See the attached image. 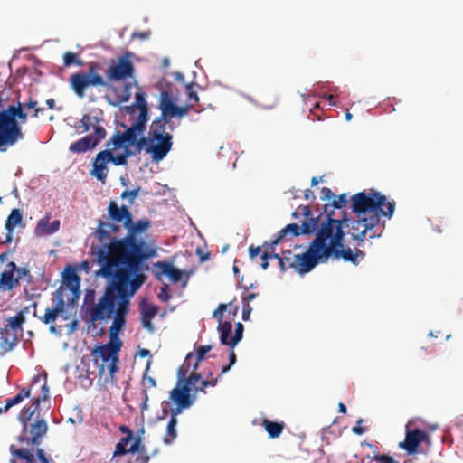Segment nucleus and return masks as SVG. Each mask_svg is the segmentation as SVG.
Masks as SVG:
<instances>
[{
    "instance_id": "51",
    "label": "nucleus",
    "mask_w": 463,
    "mask_h": 463,
    "mask_svg": "<svg viewBox=\"0 0 463 463\" xmlns=\"http://www.w3.org/2000/svg\"><path fill=\"white\" fill-rule=\"evenodd\" d=\"M142 192L141 186L137 185L133 189H126L121 192L120 198L122 200H127L129 205H132L136 199L139 196V194Z\"/></svg>"
},
{
    "instance_id": "57",
    "label": "nucleus",
    "mask_w": 463,
    "mask_h": 463,
    "mask_svg": "<svg viewBox=\"0 0 463 463\" xmlns=\"http://www.w3.org/2000/svg\"><path fill=\"white\" fill-rule=\"evenodd\" d=\"M16 123L21 126L22 124H24L28 118V113L26 110H24V108L22 107V102L18 101L16 104Z\"/></svg>"
},
{
    "instance_id": "36",
    "label": "nucleus",
    "mask_w": 463,
    "mask_h": 463,
    "mask_svg": "<svg viewBox=\"0 0 463 463\" xmlns=\"http://www.w3.org/2000/svg\"><path fill=\"white\" fill-rule=\"evenodd\" d=\"M178 102L177 97H175L171 89V83L166 82V88L160 90V97L158 100V107L163 109H172L175 107Z\"/></svg>"
},
{
    "instance_id": "42",
    "label": "nucleus",
    "mask_w": 463,
    "mask_h": 463,
    "mask_svg": "<svg viewBox=\"0 0 463 463\" xmlns=\"http://www.w3.org/2000/svg\"><path fill=\"white\" fill-rule=\"evenodd\" d=\"M65 312L60 310L56 307H47L45 309V313L43 317H39V319L45 325H51L59 317L63 316Z\"/></svg>"
},
{
    "instance_id": "11",
    "label": "nucleus",
    "mask_w": 463,
    "mask_h": 463,
    "mask_svg": "<svg viewBox=\"0 0 463 463\" xmlns=\"http://www.w3.org/2000/svg\"><path fill=\"white\" fill-rule=\"evenodd\" d=\"M16 105H4L0 110V152L23 139L22 126L16 123Z\"/></svg>"
},
{
    "instance_id": "16",
    "label": "nucleus",
    "mask_w": 463,
    "mask_h": 463,
    "mask_svg": "<svg viewBox=\"0 0 463 463\" xmlns=\"http://www.w3.org/2000/svg\"><path fill=\"white\" fill-rule=\"evenodd\" d=\"M123 342L118 336L109 335V343H98L91 350L94 364L101 360L104 364L119 359Z\"/></svg>"
},
{
    "instance_id": "61",
    "label": "nucleus",
    "mask_w": 463,
    "mask_h": 463,
    "mask_svg": "<svg viewBox=\"0 0 463 463\" xmlns=\"http://www.w3.org/2000/svg\"><path fill=\"white\" fill-rule=\"evenodd\" d=\"M158 109L161 111L160 116H158V120H160V121L164 120L167 124H170L172 119L175 118L174 109H163V108H158Z\"/></svg>"
},
{
    "instance_id": "35",
    "label": "nucleus",
    "mask_w": 463,
    "mask_h": 463,
    "mask_svg": "<svg viewBox=\"0 0 463 463\" xmlns=\"http://www.w3.org/2000/svg\"><path fill=\"white\" fill-rule=\"evenodd\" d=\"M108 153V158L109 163L115 166H126L128 165V159L130 158L129 154L126 148H116L115 146H106L104 149Z\"/></svg>"
},
{
    "instance_id": "64",
    "label": "nucleus",
    "mask_w": 463,
    "mask_h": 463,
    "mask_svg": "<svg viewBox=\"0 0 463 463\" xmlns=\"http://www.w3.org/2000/svg\"><path fill=\"white\" fill-rule=\"evenodd\" d=\"M282 241L283 239L279 238V232H277L276 234H274L272 240H270L269 241H264L262 247L265 250L268 249V251H269V250H274L275 247L279 245Z\"/></svg>"
},
{
    "instance_id": "4",
    "label": "nucleus",
    "mask_w": 463,
    "mask_h": 463,
    "mask_svg": "<svg viewBox=\"0 0 463 463\" xmlns=\"http://www.w3.org/2000/svg\"><path fill=\"white\" fill-rule=\"evenodd\" d=\"M99 269L95 272L96 277H100L106 279V286L103 294L95 302L96 290L92 288L85 289L83 303L80 307V318L89 325L94 326L98 317L102 313V306L110 305L121 293L119 287L112 276H108L105 273L107 269L106 265L97 264Z\"/></svg>"
},
{
    "instance_id": "20",
    "label": "nucleus",
    "mask_w": 463,
    "mask_h": 463,
    "mask_svg": "<svg viewBox=\"0 0 463 463\" xmlns=\"http://www.w3.org/2000/svg\"><path fill=\"white\" fill-rule=\"evenodd\" d=\"M409 423L406 425L405 439L399 443V448L406 452L407 455H416L421 453L420 445L422 444L425 430L415 428L409 430Z\"/></svg>"
},
{
    "instance_id": "28",
    "label": "nucleus",
    "mask_w": 463,
    "mask_h": 463,
    "mask_svg": "<svg viewBox=\"0 0 463 463\" xmlns=\"http://www.w3.org/2000/svg\"><path fill=\"white\" fill-rule=\"evenodd\" d=\"M301 211V215L304 217L301 223L304 225L311 226V232L314 234V238H317L320 230V215H314L313 210L308 204H301L298 206Z\"/></svg>"
},
{
    "instance_id": "24",
    "label": "nucleus",
    "mask_w": 463,
    "mask_h": 463,
    "mask_svg": "<svg viewBox=\"0 0 463 463\" xmlns=\"http://www.w3.org/2000/svg\"><path fill=\"white\" fill-rule=\"evenodd\" d=\"M107 211V215H103L102 217L114 222H121L123 227H125L127 221L133 218V213L129 209V205L122 204L118 206L115 201H110L109 203Z\"/></svg>"
},
{
    "instance_id": "25",
    "label": "nucleus",
    "mask_w": 463,
    "mask_h": 463,
    "mask_svg": "<svg viewBox=\"0 0 463 463\" xmlns=\"http://www.w3.org/2000/svg\"><path fill=\"white\" fill-rule=\"evenodd\" d=\"M17 270L18 266L14 261L7 263V269L0 274V290L10 291L19 284L15 273Z\"/></svg>"
},
{
    "instance_id": "19",
    "label": "nucleus",
    "mask_w": 463,
    "mask_h": 463,
    "mask_svg": "<svg viewBox=\"0 0 463 463\" xmlns=\"http://www.w3.org/2000/svg\"><path fill=\"white\" fill-rule=\"evenodd\" d=\"M197 396H187L173 388L169 392V400L171 402L169 414V420L178 421L177 416L183 413L184 411L190 409L195 402Z\"/></svg>"
},
{
    "instance_id": "17",
    "label": "nucleus",
    "mask_w": 463,
    "mask_h": 463,
    "mask_svg": "<svg viewBox=\"0 0 463 463\" xmlns=\"http://www.w3.org/2000/svg\"><path fill=\"white\" fill-rule=\"evenodd\" d=\"M105 146H115L116 148H126L130 157L137 156L144 151L145 146L136 139L135 136H131L127 129L120 131L115 129L113 135L106 142Z\"/></svg>"
},
{
    "instance_id": "46",
    "label": "nucleus",
    "mask_w": 463,
    "mask_h": 463,
    "mask_svg": "<svg viewBox=\"0 0 463 463\" xmlns=\"http://www.w3.org/2000/svg\"><path fill=\"white\" fill-rule=\"evenodd\" d=\"M333 205L335 209L341 211V214H343V212H348L347 211V205L351 203V196L348 197V194L346 193L340 194L339 195L335 194V197L332 201Z\"/></svg>"
},
{
    "instance_id": "48",
    "label": "nucleus",
    "mask_w": 463,
    "mask_h": 463,
    "mask_svg": "<svg viewBox=\"0 0 463 463\" xmlns=\"http://www.w3.org/2000/svg\"><path fill=\"white\" fill-rule=\"evenodd\" d=\"M184 88L186 91L187 99L189 101H193L196 104H199L200 98L197 92L194 90V88L203 90L202 86L198 84L195 80H192L191 82L184 83Z\"/></svg>"
},
{
    "instance_id": "33",
    "label": "nucleus",
    "mask_w": 463,
    "mask_h": 463,
    "mask_svg": "<svg viewBox=\"0 0 463 463\" xmlns=\"http://www.w3.org/2000/svg\"><path fill=\"white\" fill-rule=\"evenodd\" d=\"M128 445H122L120 447H115L114 452H113V458L115 457H123L128 454H142L146 452V447L143 444V439L141 438H135L131 440Z\"/></svg>"
},
{
    "instance_id": "38",
    "label": "nucleus",
    "mask_w": 463,
    "mask_h": 463,
    "mask_svg": "<svg viewBox=\"0 0 463 463\" xmlns=\"http://www.w3.org/2000/svg\"><path fill=\"white\" fill-rule=\"evenodd\" d=\"M262 426L267 431L269 439H277L282 433L285 428V423L283 421L264 419L262 420Z\"/></svg>"
},
{
    "instance_id": "39",
    "label": "nucleus",
    "mask_w": 463,
    "mask_h": 463,
    "mask_svg": "<svg viewBox=\"0 0 463 463\" xmlns=\"http://www.w3.org/2000/svg\"><path fill=\"white\" fill-rule=\"evenodd\" d=\"M23 223V211L19 208L11 210L5 223V230L14 231V229Z\"/></svg>"
},
{
    "instance_id": "58",
    "label": "nucleus",
    "mask_w": 463,
    "mask_h": 463,
    "mask_svg": "<svg viewBox=\"0 0 463 463\" xmlns=\"http://www.w3.org/2000/svg\"><path fill=\"white\" fill-rule=\"evenodd\" d=\"M218 383V378H213L212 380H208V379H204V380H202L200 384L196 387V389L194 390V393L196 394L197 392H203L205 393L206 391L205 389L207 387H214L216 386Z\"/></svg>"
},
{
    "instance_id": "15",
    "label": "nucleus",
    "mask_w": 463,
    "mask_h": 463,
    "mask_svg": "<svg viewBox=\"0 0 463 463\" xmlns=\"http://www.w3.org/2000/svg\"><path fill=\"white\" fill-rule=\"evenodd\" d=\"M11 463H52V458L42 448L29 449L10 446Z\"/></svg>"
},
{
    "instance_id": "63",
    "label": "nucleus",
    "mask_w": 463,
    "mask_h": 463,
    "mask_svg": "<svg viewBox=\"0 0 463 463\" xmlns=\"http://www.w3.org/2000/svg\"><path fill=\"white\" fill-rule=\"evenodd\" d=\"M118 108L120 110L133 118V119L137 117L139 111V108L135 104V102H132L130 105H120Z\"/></svg>"
},
{
    "instance_id": "5",
    "label": "nucleus",
    "mask_w": 463,
    "mask_h": 463,
    "mask_svg": "<svg viewBox=\"0 0 463 463\" xmlns=\"http://www.w3.org/2000/svg\"><path fill=\"white\" fill-rule=\"evenodd\" d=\"M119 223L109 220H98L96 231L91 235L98 240L99 244L92 243L90 248L94 263L106 265L118 251L126 249V245H115L113 243L114 239H122V237L111 235V233L117 234L121 232Z\"/></svg>"
},
{
    "instance_id": "6",
    "label": "nucleus",
    "mask_w": 463,
    "mask_h": 463,
    "mask_svg": "<svg viewBox=\"0 0 463 463\" xmlns=\"http://www.w3.org/2000/svg\"><path fill=\"white\" fill-rule=\"evenodd\" d=\"M118 126L123 129H127L131 136H135L138 144L145 146L144 151L146 154L150 156L152 163L158 164L163 161L169 152L172 150L167 147L161 140H159L155 135L148 131V135L146 136L147 123L149 120L143 121H131L129 125L125 122L118 123L116 121Z\"/></svg>"
},
{
    "instance_id": "56",
    "label": "nucleus",
    "mask_w": 463,
    "mask_h": 463,
    "mask_svg": "<svg viewBox=\"0 0 463 463\" xmlns=\"http://www.w3.org/2000/svg\"><path fill=\"white\" fill-rule=\"evenodd\" d=\"M193 109L192 104L186 103L184 105H178V103L174 108V112L175 115V118L181 119L184 118L188 113Z\"/></svg>"
},
{
    "instance_id": "54",
    "label": "nucleus",
    "mask_w": 463,
    "mask_h": 463,
    "mask_svg": "<svg viewBox=\"0 0 463 463\" xmlns=\"http://www.w3.org/2000/svg\"><path fill=\"white\" fill-rule=\"evenodd\" d=\"M232 302H229L227 304L220 303L218 305L217 308L215 310H213V317L218 321L219 325H221V323L224 322V321H222L223 314H224V312H226L228 310V307H232Z\"/></svg>"
},
{
    "instance_id": "9",
    "label": "nucleus",
    "mask_w": 463,
    "mask_h": 463,
    "mask_svg": "<svg viewBox=\"0 0 463 463\" xmlns=\"http://www.w3.org/2000/svg\"><path fill=\"white\" fill-rule=\"evenodd\" d=\"M132 58L137 59L134 52L127 50L116 59H110L105 71L108 90L118 92V87L115 83L136 78V68Z\"/></svg>"
},
{
    "instance_id": "47",
    "label": "nucleus",
    "mask_w": 463,
    "mask_h": 463,
    "mask_svg": "<svg viewBox=\"0 0 463 463\" xmlns=\"http://www.w3.org/2000/svg\"><path fill=\"white\" fill-rule=\"evenodd\" d=\"M118 430L124 435L116 443L115 447H120L122 445H129L131 440L134 439L135 432L127 425L122 424L118 427Z\"/></svg>"
},
{
    "instance_id": "30",
    "label": "nucleus",
    "mask_w": 463,
    "mask_h": 463,
    "mask_svg": "<svg viewBox=\"0 0 463 463\" xmlns=\"http://www.w3.org/2000/svg\"><path fill=\"white\" fill-rule=\"evenodd\" d=\"M217 332L222 345L228 346L229 349H234L238 344L233 336L232 324L230 321H224L218 325Z\"/></svg>"
},
{
    "instance_id": "2",
    "label": "nucleus",
    "mask_w": 463,
    "mask_h": 463,
    "mask_svg": "<svg viewBox=\"0 0 463 463\" xmlns=\"http://www.w3.org/2000/svg\"><path fill=\"white\" fill-rule=\"evenodd\" d=\"M157 256L156 243L126 248L122 254L115 256L106 264L105 273L113 277L121 292L134 297L146 281L145 272L152 271L153 266L148 261Z\"/></svg>"
},
{
    "instance_id": "26",
    "label": "nucleus",
    "mask_w": 463,
    "mask_h": 463,
    "mask_svg": "<svg viewBox=\"0 0 463 463\" xmlns=\"http://www.w3.org/2000/svg\"><path fill=\"white\" fill-rule=\"evenodd\" d=\"M51 213H47L42 219H40L34 229L36 236H49L56 233L60 227L61 222L57 219L50 222Z\"/></svg>"
},
{
    "instance_id": "40",
    "label": "nucleus",
    "mask_w": 463,
    "mask_h": 463,
    "mask_svg": "<svg viewBox=\"0 0 463 463\" xmlns=\"http://www.w3.org/2000/svg\"><path fill=\"white\" fill-rule=\"evenodd\" d=\"M39 407H35L31 403V406H24L18 414V420L22 424L23 432L27 431L28 422L31 420L32 417L34 415Z\"/></svg>"
},
{
    "instance_id": "23",
    "label": "nucleus",
    "mask_w": 463,
    "mask_h": 463,
    "mask_svg": "<svg viewBox=\"0 0 463 463\" xmlns=\"http://www.w3.org/2000/svg\"><path fill=\"white\" fill-rule=\"evenodd\" d=\"M107 155L108 153L105 150H101L96 154L90 162L91 169L90 170V175L101 183H105L109 171L108 166L109 159Z\"/></svg>"
},
{
    "instance_id": "43",
    "label": "nucleus",
    "mask_w": 463,
    "mask_h": 463,
    "mask_svg": "<svg viewBox=\"0 0 463 463\" xmlns=\"http://www.w3.org/2000/svg\"><path fill=\"white\" fill-rule=\"evenodd\" d=\"M44 383L41 387L42 395L38 397H33L30 400V402L35 407H40L41 402H45L50 400V389L47 384V373H43Z\"/></svg>"
},
{
    "instance_id": "1",
    "label": "nucleus",
    "mask_w": 463,
    "mask_h": 463,
    "mask_svg": "<svg viewBox=\"0 0 463 463\" xmlns=\"http://www.w3.org/2000/svg\"><path fill=\"white\" fill-rule=\"evenodd\" d=\"M396 203L388 200L381 192L370 189L363 190L351 196L350 210L341 225L342 239L350 235L357 241L360 247L365 242L368 232L373 231L381 224V217L391 219L395 212Z\"/></svg>"
},
{
    "instance_id": "49",
    "label": "nucleus",
    "mask_w": 463,
    "mask_h": 463,
    "mask_svg": "<svg viewBox=\"0 0 463 463\" xmlns=\"http://www.w3.org/2000/svg\"><path fill=\"white\" fill-rule=\"evenodd\" d=\"M118 363H119V359H117V360L114 359L110 363H108L109 375L104 378L102 384H100V388H106L107 383L114 381L115 376L119 370Z\"/></svg>"
},
{
    "instance_id": "32",
    "label": "nucleus",
    "mask_w": 463,
    "mask_h": 463,
    "mask_svg": "<svg viewBox=\"0 0 463 463\" xmlns=\"http://www.w3.org/2000/svg\"><path fill=\"white\" fill-rule=\"evenodd\" d=\"M134 95V102L139 108L137 117L132 121L150 120V109L146 100V93L139 87Z\"/></svg>"
},
{
    "instance_id": "62",
    "label": "nucleus",
    "mask_w": 463,
    "mask_h": 463,
    "mask_svg": "<svg viewBox=\"0 0 463 463\" xmlns=\"http://www.w3.org/2000/svg\"><path fill=\"white\" fill-rule=\"evenodd\" d=\"M158 298L162 302H168L172 298V292L168 284L163 283L158 294Z\"/></svg>"
},
{
    "instance_id": "41",
    "label": "nucleus",
    "mask_w": 463,
    "mask_h": 463,
    "mask_svg": "<svg viewBox=\"0 0 463 463\" xmlns=\"http://www.w3.org/2000/svg\"><path fill=\"white\" fill-rule=\"evenodd\" d=\"M177 424L178 421L169 420L166 425L165 434L163 438V442L165 445H172L177 438Z\"/></svg>"
},
{
    "instance_id": "29",
    "label": "nucleus",
    "mask_w": 463,
    "mask_h": 463,
    "mask_svg": "<svg viewBox=\"0 0 463 463\" xmlns=\"http://www.w3.org/2000/svg\"><path fill=\"white\" fill-rule=\"evenodd\" d=\"M72 263L65 265L63 271L61 272L62 287L66 289L76 288L80 287L81 278L78 273V269H74Z\"/></svg>"
},
{
    "instance_id": "60",
    "label": "nucleus",
    "mask_w": 463,
    "mask_h": 463,
    "mask_svg": "<svg viewBox=\"0 0 463 463\" xmlns=\"http://www.w3.org/2000/svg\"><path fill=\"white\" fill-rule=\"evenodd\" d=\"M82 128L83 132H89L92 128L90 114H83L81 119L75 125V128Z\"/></svg>"
},
{
    "instance_id": "12",
    "label": "nucleus",
    "mask_w": 463,
    "mask_h": 463,
    "mask_svg": "<svg viewBox=\"0 0 463 463\" xmlns=\"http://www.w3.org/2000/svg\"><path fill=\"white\" fill-rule=\"evenodd\" d=\"M335 210L332 202L322 206V211L318 213L321 220L319 233L317 238H313L308 245L317 244L340 232L341 225H343L346 218L347 212H343L340 218H335Z\"/></svg>"
},
{
    "instance_id": "10",
    "label": "nucleus",
    "mask_w": 463,
    "mask_h": 463,
    "mask_svg": "<svg viewBox=\"0 0 463 463\" xmlns=\"http://www.w3.org/2000/svg\"><path fill=\"white\" fill-rule=\"evenodd\" d=\"M340 93L339 87L334 86L331 81H318L313 85V89L309 93H301L302 99L307 107L310 102L309 111L313 114L317 121L323 118L315 113L316 109H323L322 101L326 102L329 107L337 106L335 97Z\"/></svg>"
},
{
    "instance_id": "59",
    "label": "nucleus",
    "mask_w": 463,
    "mask_h": 463,
    "mask_svg": "<svg viewBox=\"0 0 463 463\" xmlns=\"http://www.w3.org/2000/svg\"><path fill=\"white\" fill-rule=\"evenodd\" d=\"M18 282L20 280H25L27 283H32L33 281V277L30 273V270L26 268L18 267V270L15 271Z\"/></svg>"
},
{
    "instance_id": "7",
    "label": "nucleus",
    "mask_w": 463,
    "mask_h": 463,
    "mask_svg": "<svg viewBox=\"0 0 463 463\" xmlns=\"http://www.w3.org/2000/svg\"><path fill=\"white\" fill-rule=\"evenodd\" d=\"M132 298L130 295L121 292L109 306H102V313L96 318L97 321L101 322L112 319V325L109 328V335L118 336L124 331Z\"/></svg>"
},
{
    "instance_id": "21",
    "label": "nucleus",
    "mask_w": 463,
    "mask_h": 463,
    "mask_svg": "<svg viewBox=\"0 0 463 463\" xmlns=\"http://www.w3.org/2000/svg\"><path fill=\"white\" fill-rule=\"evenodd\" d=\"M188 370L183 371V368L177 369V381L174 388L177 389L187 396H196L194 390L203 380L202 373H196L192 376H187Z\"/></svg>"
},
{
    "instance_id": "34",
    "label": "nucleus",
    "mask_w": 463,
    "mask_h": 463,
    "mask_svg": "<svg viewBox=\"0 0 463 463\" xmlns=\"http://www.w3.org/2000/svg\"><path fill=\"white\" fill-rule=\"evenodd\" d=\"M279 234V238H282L283 240L288 236L290 235L291 237L298 238L301 235L305 236H314V234L311 232V226L310 225H304V224H298L297 222H291L287 224L284 228H282L279 232H278Z\"/></svg>"
},
{
    "instance_id": "27",
    "label": "nucleus",
    "mask_w": 463,
    "mask_h": 463,
    "mask_svg": "<svg viewBox=\"0 0 463 463\" xmlns=\"http://www.w3.org/2000/svg\"><path fill=\"white\" fill-rule=\"evenodd\" d=\"M167 123L165 121L158 120V117H156L150 125L149 131L155 135L159 140H161L167 147L172 149L173 147V136L169 132H166Z\"/></svg>"
},
{
    "instance_id": "52",
    "label": "nucleus",
    "mask_w": 463,
    "mask_h": 463,
    "mask_svg": "<svg viewBox=\"0 0 463 463\" xmlns=\"http://www.w3.org/2000/svg\"><path fill=\"white\" fill-rule=\"evenodd\" d=\"M194 349L195 357H197L198 360L200 359L201 361H204L207 357V354L213 349V345H203L194 344Z\"/></svg>"
},
{
    "instance_id": "3",
    "label": "nucleus",
    "mask_w": 463,
    "mask_h": 463,
    "mask_svg": "<svg viewBox=\"0 0 463 463\" xmlns=\"http://www.w3.org/2000/svg\"><path fill=\"white\" fill-rule=\"evenodd\" d=\"M342 239V232L322 241L314 245H307L305 251L294 255V262L290 268L298 275L304 276L311 272L319 264H326L330 260H343L354 265H358L360 260H356L354 251Z\"/></svg>"
},
{
    "instance_id": "18",
    "label": "nucleus",
    "mask_w": 463,
    "mask_h": 463,
    "mask_svg": "<svg viewBox=\"0 0 463 463\" xmlns=\"http://www.w3.org/2000/svg\"><path fill=\"white\" fill-rule=\"evenodd\" d=\"M107 131L104 127H96L94 131L72 142L69 151L73 154H84L94 150L106 137Z\"/></svg>"
},
{
    "instance_id": "14",
    "label": "nucleus",
    "mask_w": 463,
    "mask_h": 463,
    "mask_svg": "<svg viewBox=\"0 0 463 463\" xmlns=\"http://www.w3.org/2000/svg\"><path fill=\"white\" fill-rule=\"evenodd\" d=\"M175 257H171L154 262L152 274L158 281H163V278L166 277L172 283L176 284L180 282L181 286L184 288L194 270L181 269L175 265Z\"/></svg>"
},
{
    "instance_id": "45",
    "label": "nucleus",
    "mask_w": 463,
    "mask_h": 463,
    "mask_svg": "<svg viewBox=\"0 0 463 463\" xmlns=\"http://www.w3.org/2000/svg\"><path fill=\"white\" fill-rule=\"evenodd\" d=\"M48 430V424L44 419H37L33 424H31L30 433L31 435H36L38 437H43Z\"/></svg>"
},
{
    "instance_id": "13",
    "label": "nucleus",
    "mask_w": 463,
    "mask_h": 463,
    "mask_svg": "<svg viewBox=\"0 0 463 463\" xmlns=\"http://www.w3.org/2000/svg\"><path fill=\"white\" fill-rule=\"evenodd\" d=\"M150 227L151 222L147 218H142L137 221H134L133 218H131L127 221L124 227L128 231V234L122 237V239H114L113 243L115 245H126V248L146 246L152 245V243H156L154 239L146 241L141 237V235Z\"/></svg>"
},
{
    "instance_id": "53",
    "label": "nucleus",
    "mask_w": 463,
    "mask_h": 463,
    "mask_svg": "<svg viewBox=\"0 0 463 463\" xmlns=\"http://www.w3.org/2000/svg\"><path fill=\"white\" fill-rule=\"evenodd\" d=\"M103 110L99 108L94 109L91 113L90 114V121L92 122V129L94 130L95 128L102 127L100 125L101 122L104 121L103 118Z\"/></svg>"
},
{
    "instance_id": "44",
    "label": "nucleus",
    "mask_w": 463,
    "mask_h": 463,
    "mask_svg": "<svg viewBox=\"0 0 463 463\" xmlns=\"http://www.w3.org/2000/svg\"><path fill=\"white\" fill-rule=\"evenodd\" d=\"M63 66L66 68L71 66L84 67L86 62L83 60L79 59L78 54L72 52H66L63 56Z\"/></svg>"
},
{
    "instance_id": "50",
    "label": "nucleus",
    "mask_w": 463,
    "mask_h": 463,
    "mask_svg": "<svg viewBox=\"0 0 463 463\" xmlns=\"http://www.w3.org/2000/svg\"><path fill=\"white\" fill-rule=\"evenodd\" d=\"M52 306L60 310L66 312V303L63 298V288L61 285L58 289L52 293Z\"/></svg>"
},
{
    "instance_id": "55",
    "label": "nucleus",
    "mask_w": 463,
    "mask_h": 463,
    "mask_svg": "<svg viewBox=\"0 0 463 463\" xmlns=\"http://www.w3.org/2000/svg\"><path fill=\"white\" fill-rule=\"evenodd\" d=\"M68 290L71 292V296L66 303V307H71V308H74V307H78L79 300L80 298V295H81L80 287L76 288H71Z\"/></svg>"
},
{
    "instance_id": "8",
    "label": "nucleus",
    "mask_w": 463,
    "mask_h": 463,
    "mask_svg": "<svg viewBox=\"0 0 463 463\" xmlns=\"http://www.w3.org/2000/svg\"><path fill=\"white\" fill-rule=\"evenodd\" d=\"M101 69L100 62L91 61L88 63L87 70H80L70 75L68 79L70 88L78 98H84L89 88L102 87L108 90L106 79L99 73Z\"/></svg>"
},
{
    "instance_id": "31",
    "label": "nucleus",
    "mask_w": 463,
    "mask_h": 463,
    "mask_svg": "<svg viewBox=\"0 0 463 463\" xmlns=\"http://www.w3.org/2000/svg\"><path fill=\"white\" fill-rule=\"evenodd\" d=\"M29 308H33V316L34 317H38L37 311H36L37 303L33 302L29 307H26L23 308L22 310H20L15 316L9 317L7 318L8 327L14 334L17 331L23 329V325L25 323V317L24 316H25V314L29 313Z\"/></svg>"
},
{
    "instance_id": "22",
    "label": "nucleus",
    "mask_w": 463,
    "mask_h": 463,
    "mask_svg": "<svg viewBox=\"0 0 463 463\" xmlns=\"http://www.w3.org/2000/svg\"><path fill=\"white\" fill-rule=\"evenodd\" d=\"M123 87L120 90L118 88V92H113L116 99L111 98L109 94L104 95V99L112 107H119L123 103H127L130 100L132 96L133 87L138 88V83L136 78L121 81Z\"/></svg>"
},
{
    "instance_id": "37",
    "label": "nucleus",
    "mask_w": 463,
    "mask_h": 463,
    "mask_svg": "<svg viewBox=\"0 0 463 463\" xmlns=\"http://www.w3.org/2000/svg\"><path fill=\"white\" fill-rule=\"evenodd\" d=\"M159 312V307L149 301L147 298H143L139 302L140 318L154 319Z\"/></svg>"
}]
</instances>
